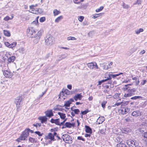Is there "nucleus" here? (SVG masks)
<instances>
[{
	"label": "nucleus",
	"instance_id": "nucleus-1",
	"mask_svg": "<svg viewBox=\"0 0 147 147\" xmlns=\"http://www.w3.org/2000/svg\"><path fill=\"white\" fill-rule=\"evenodd\" d=\"M43 32V30H40L36 34V31L34 29L33 27H30L27 29V35L29 37L34 38L33 42L34 43L36 44L40 40Z\"/></svg>",
	"mask_w": 147,
	"mask_h": 147
},
{
	"label": "nucleus",
	"instance_id": "nucleus-2",
	"mask_svg": "<svg viewBox=\"0 0 147 147\" xmlns=\"http://www.w3.org/2000/svg\"><path fill=\"white\" fill-rule=\"evenodd\" d=\"M28 136L29 133H28L27 130H25L16 140L18 142H20L22 140H27V137Z\"/></svg>",
	"mask_w": 147,
	"mask_h": 147
},
{
	"label": "nucleus",
	"instance_id": "nucleus-3",
	"mask_svg": "<svg viewBox=\"0 0 147 147\" xmlns=\"http://www.w3.org/2000/svg\"><path fill=\"white\" fill-rule=\"evenodd\" d=\"M54 38L51 35H47L45 38V43L48 46L52 45L54 42Z\"/></svg>",
	"mask_w": 147,
	"mask_h": 147
},
{
	"label": "nucleus",
	"instance_id": "nucleus-4",
	"mask_svg": "<svg viewBox=\"0 0 147 147\" xmlns=\"http://www.w3.org/2000/svg\"><path fill=\"white\" fill-rule=\"evenodd\" d=\"M126 142L129 147H134L139 145L138 142L134 139L128 140Z\"/></svg>",
	"mask_w": 147,
	"mask_h": 147
},
{
	"label": "nucleus",
	"instance_id": "nucleus-5",
	"mask_svg": "<svg viewBox=\"0 0 147 147\" xmlns=\"http://www.w3.org/2000/svg\"><path fill=\"white\" fill-rule=\"evenodd\" d=\"M46 116H40L38 118V119H47V117H49L53 116V113L51 110L47 111L45 112Z\"/></svg>",
	"mask_w": 147,
	"mask_h": 147
},
{
	"label": "nucleus",
	"instance_id": "nucleus-6",
	"mask_svg": "<svg viewBox=\"0 0 147 147\" xmlns=\"http://www.w3.org/2000/svg\"><path fill=\"white\" fill-rule=\"evenodd\" d=\"M22 98L21 97H18L16 98L15 102L16 105L17 110L19 111L20 109L22 104L21 101Z\"/></svg>",
	"mask_w": 147,
	"mask_h": 147
},
{
	"label": "nucleus",
	"instance_id": "nucleus-7",
	"mask_svg": "<svg viewBox=\"0 0 147 147\" xmlns=\"http://www.w3.org/2000/svg\"><path fill=\"white\" fill-rule=\"evenodd\" d=\"M62 138L63 140L67 143L71 144L72 143V139L69 135H63L62 136Z\"/></svg>",
	"mask_w": 147,
	"mask_h": 147
},
{
	"label": "nucleus",
	"instance_id": "nucleus-8",
	"mask_svg": "<svg viewBox=\"0 0 147 147\" xmlns=\"http://www.w3.org/2000/svg\"><path fill=\"white\" fill-rule=\"evenodd\" d=\"M3 74L5 77L8 78H11L13 75V73L9 70H4Z\"/></svg>",
	"mask_w": 147,
	"mask_h": 147
},
{
	"label": "nucleus",
	"instance_id": "nucleus-9",
	"mask_svg": "<svg viewBox=\"0 0 147 147\" xmlns=\"http://www.w3.org/2000/svg\"><path fill=\"white\" fill-rule=\"evenodd\" d=\"M88 67L91 69H93L94 68L98 69V68L96 63H89L87 64Z\"/></svg>",
	"mask_w": 147,
	"mask_h": 147
},
{
	"label": "nucleus",
	"instance_id": "nucleus-10",
	"mask_svg": "<svg viewBox=\"0 0 147 147\" xmlns=\"http://www.w3.org/2000/svg\"><path fill=\"white\" fill-rule=\"evenodd\" d=\"M74 101L73 99H70L69 100L65 102V103L63 106L65 107V108L66 109H69V106L70 105L71 103L72 102Z\"/></svg>",
	"mask_w": 147,
	"mask_h": 147
},
{
	"label": "nucleus",
	"instance_id": "nucleus-11",
	"mask_svg": "<svg viewBox=\"0 0 147 147\" xmlns=\"http://www.w3.org/2000/svg\"><path fill=\"white\" fill-rule=\"evenodd\" d=\"M72 94L71 92L69 91L67 89H65V90L64 91H62V92L60 94V96L59 97L61 96L62 95H64V96H65V95H69Z\"/></svg>",
	"mask_w": 147,
	"mask_h": 147
},
{
	"label": "nucleus",
	"instance_id": "nucleus-12",
	"mask_svg": "<svg viewBox=\"0 0 147 147\" xmlns=\"http://www.w3.org/2000/svg\"><path fill=\"white\" fill-rule=\"evenodd\" d=\"M59 120H51V122L52 123H55L56 124L58 125H63L64 123L66 120H64L63 122H60L59 121Z\"/></svg>",
	"mask_w": 147,
	"mask_h": 147
},
{
	"label": "nucleus",
	"instance_id": "nucleus-13",
	"mask_svg": "<svg viewBox=\"0 0 147 147\" xmlns=\"http://www.w3.org/2000/svg\"><path fill=\"white\" fill-rule=\"evenodd\" d=\"M75 125V123H70L69 122H66L64 125L65 126V127H67L68 128H71L72 127H74Z\"/></svg>",
	"mask_w": 147,
	"mask_h": 147
},
{
	"label": "nucleus",
	"instance_id": "nucleus-14",
	"mask_svg": "<svg viewBox=\"0 0 147 147\" xmlns=\"http://www.w3.org/2000/svg\"><path fill=\"white\" fill-rule=\"evenodd\" d=\"M46 140L50 139L51 141H54L55 140L54 138V136L51 133H49L48 135L46 136Z\"/></svg>",
	"mask_w": 147,
	"mask_h": 147
},
{
	"label": "nucleus",
	"instance_id": "nucleus-15",
	"mask_svg": "<svg viewBox=\"0 0 147 147\" xmlns=\"http://www.w3.org/2000/svg\"><path fill=\"white\" fill-rule=\"evenodd\" d=\"M82 97V96L81 94H76L74 97V98L76 101H77L78 99L80 100Z\"/></svg>",
	"mask_w": 147,
	"mask_h": 147
},
{
	"label": "nucleus",
	"instance_id": "nucleus-16",
	"mask_svg": "<svg viewBox=\"0 0 147 147\" xmlns=\"http://www.w3.org/2000/svg\"><path fill=\"white\" fill-rule=\"evenodd\" d=\"M85 131L86 133L91 134L92 131V129L88 126L85 125Z\"/></svg>",
	"mask_w": 147,
	"mask_h": 147
},
{
	"label": "nucleus",
	"instance_id": "nucleus-17",
	"mask_svg": "<svg viewBox=\"0 0 147 147\" xmlns=\"http://www.w3.org/2000/svg\"><path fill=\"white\" fill-rule=\"evenodd\" d=\"M129 111V109L123 108L121 110L120 113L122 114H124L127 113Z\"/></svg>",
	"mask_w": 147,
	"mask_h": 147
},
{
	"label": "nucleus",
	"instance_id": "nucleus-18",
	"mask_svg": "<svg viewBox=\"0 0 147 147\" xmlns=\"http://www.w3.org/2000/svg\"><path fill=\"white\" fill-rule=\"evenodd\" d=\"M141 115V113L138 110L133 111L132 113V115L133 116L137 117Z\"/></svg>",
	"mask_w": 147,
	"mask_h": 147
},
{
	"label": "nucleus",
	"instance_id": "nucleus-19",
	"mask_svg": "<svg viewBox=\"0 0 147 147\" xmlns=\"http://www.w3.org/2000/svg\"><path fill=\"white\" fill-rule=\"evenodd\" d=\"M88 6V4H81V5L80 6L78 7V9H86V8Z\"/></svg>",
	"mask_w": 147,
	"mask_h": 147
},
{
	"label": "nucleus",
	"instance_id": "nucleus-20",
	"mask_svg": "<svg viewBox=\"0 0 147 147\" xmlns=\"http://www.w3.org/2000/svg\"><path fill=\"white\" fill-rule=\"evenodd\" d=\"M111 73L107 72L105 74V78L106 79L104 80H106V81L107 80L111 79V76H110Z\"/></svg>",
	"mask_w": 147,
	"mask_h": 147
},
{
	"label": "nucleus",
	"instance_id": "nucleus-21",
	"mask_svg": "<svg viewBox=\"0 0 147 147\" xmlns=\"http://www.w3.org/2000/svg\"><path fill=\"white\" fill-rule=\"evenodd\" d=\"M132 96H133V95L128 90V92L124 94V96L125 97L127 98L130 97Z\"/></svg>",
	"mask_w": 147,
	"mask_h": 147
},
{
	"label": "nucleus",
	"instance_id": "nucleus-22",
	"mask_svg": "<svg viewBox=\"0 0 147 147\" xmlns=\"http://www.w3.org/2000/svg\"><path fill=\"white\" fill-rule=\"evenodd\" d=\"M103 13H96L92 15V18L93 19H95L98 17L102 16Z\"/></svg>",
	"mask_w": 147,
	"mask_h": 147
},
{
	"label": "nucleus",
	"instance_id": "nucleus-23",
	"mask_svg": "<svg viewBox=\"0 0 147 147\" xmlns=\"http://www.w3.org/2000/svg\"><path fill=\"white\" fill-rule=\"evenodd\" d=\"M15 59V57L14 56H11L9 57L8 59V61L9 63L13 62Z\"/></svg>",
	"mask_w": 147,
	"mask_h": 147
},
{
	"label": "nucleus",
	"instance_id": "nucleus-24",
	"mask_svg": "<svg viewBox=\"0 0 147 147\" xmlns=\"http://www.w3.org/2000/svg\"><path fill=\"white\" fill-rule=\"evenodd\" d=\"M63 19L62 16H60L57 18L55 20V22L58 23Z\"/></svg>",
	"mask_w": 147,
	"mask_h": 147
},
{
	"label": "nucleus",
	"instance_id": "nucleus-25",
	"mask_svg": "<svg viewBox=\"0 0 147 147\" xmlns=\"http://www.w3.org/2000/svg\"><path fill=\"white\" fill-rule=\"evenodd\" d=\"M53 13L54 16H56L61 13L57 9H55L53 10Z\"/></svg>",
	"mask_w": 147,
	"mask_h": 147
},
{
	"label": "nucleus",
	"instance_id": "nucleus-26",
	"mask_svg": "<svg viewBox=\"0 0 147 147\" xmlns=\"http://www.w3.org/2000/svg\"><path fill=\"white\" fill-rule=\"evenodd\" d=\"M144 31L143 28H140L139 29H137L135 30V32L137 34H139L140 32H143Z\"/></svg>",
	"mask_w": 147,
	"mask_h": 147
},
{
	"label": "nucleus",
	"instance_id": "nucleus-27",
	"mask_svg": "<svg viewBox=\"0 0 147 147\" xmlns=\"http://www.w3.org/2000/svg\"><path fill=\"white\" fill-rule=\"evenodd\" d=\"M18 51L20 53L23 54L25 53V49L23 47H20Z\"/></svg>",
	"mask_w": 147,
	"mask_h": 147
},
{
	"label": "nucleus",
	"instance_id": "nucleus-28",
	"mask_svg": "<svg viewBox=\"0 0 147 147\" xmlns=\"http://www.w3.org/2000/svg\"><path fill=\"white\" fill-rule=\"evenodd\" d=\"M90 110H88V109H86L84 111H81V117H82V115H84L86 114L87 113L90 112Z\"/></svg>",
	"mask_w": 147,
	"mask_h": 147
},
{
	"label": "nucleus",
	"instance_id": "nucleus-29",
	"mask_svg": "<svg viewBox=\"0 0 147 147\" xmlns=\"http://www.w3.org/2000/svg\"><path fill=\"white\" fill-rule=\"evenodd\" d=\"M142 139L145 142L147 140V132L145 133L142 135Z\"/></svg>",
	"mask_w": 147,
	"mask_h": 147
},
{
	"label": "nucleus",
	"instance_id": "nucleus-30",
	"mask_svg": "<svg viewBox=\"0 0 147 147\" xmlns=\"http://www.w3.org/2000/svg\"><path fill=\"white\" fill-rule=\"evenodd\" d=\"M58 114L59 115L61 118L62 119H64L65 117V114L60 113H58Z\"/></svg>",
	"mask_w": 147,
	"mask_h": 147
},
{
	"label": "nucleus",
	"instance_id": "nucleus-31",
	"mask_svg": "<svg viewBox=\"0 0 147 147\" xmlns=\"http://www.w3.org/2000/svg\"><path fill=\"white\" fill-rule=\"evenodd\" d=\"M117 147H127L126 145L123 143H120L117 144Z\"/></svg>",
	"mask_w": 147,
	"mask_h": 147
},
{
	"label": "nucleus",
	"instance_id": "nucleus-32",
	"mask_svg": "<svg viewBox=\"0 0 147 147\" xmlns=\"http://www.w3.org/2000/svg\"><path fill=\"white\" fill-rule=\"evenodd\" d=\"M3 32L5 36H10V34L9 31L4 30Z\"/></svg>",
	"mask_w": 147,
	"mask_h": 147
},
{
	"label": "nucleus",
	"instance_id": "nucleus-33",
	"mask_svg": "<svg viewBox=\"0 0 147 147\" xmlns=\"http://www.w3.org/2000/svg\"><path fill=\"white\" fill-rule=\"evenodd\" d=\"M17 45V42H13L12 43L10 44V48H13V47H15Z\"/></svg>",
	"mask_w": 147,
	"mask_h": 147
},
{
	"label": "nucleus",
	"instance_id": "nucleus-34",
	"mask_svg": "<svg viewBox=\"0 0 147 147\" xmlns=\"http://www.w3.org/2000/svg\"><path fill=\"white\" fill-rule=\"evenodd\" d=\"M13 18V16H11V18L9 17V16H7L4 18V20L7 21H8L9 20H11Z\"/></svg>",
	"mask_w": 147,
	"mask_h": 147
},
{
	"label": "nucleus",
	"instance_id": "nucleus-35",
	"mask_svg": "<svg viewBox=\"0 0 147 147\" xmlns=\"http://www.w3.org/2000/svg\"><path fill=\"white\" fill-rule=\"evenodd\" d=\"M123 8L124 9H128L129 7V5L126 4L124 3H123L122 5Z\"/></svg>",
	"mask_w": 147,
	"mask_h": 147
},
{
	"label": "nucleus",
	"instance_id": "nucleus-36",
	"mask_svg": "<svg viewBox=\"0 0 147 147\" xmlns=\"http://www.w3.org/2000/svg\"><path fill=\"white\" fill-rule=\"evenodd\" d=\"M67 39L68 40H76V38L74 37L70 36L67 37Z\"/></svg>",
	"mask_w": 147,
	"mask_h": 147
},
{
	"label": "nucleus",
	"instance_id": "nucleus-37",
	"mask_svg": "<svg viewBox=\"0 0 147 147\" xmlns=\"http://www.w3.org/2000/svg\"><path fill=\"white\" fill-rule=\"evenodd\" d=\"M142 2V0H135V3L133 4V5L140 4Z\"/></svg>",
	"mask_w": 147,
	"mask_h": 147
},
{
	"label": "nucleus",
	"instance_id": "nucleus-38",
	"mask_svg": "<svg viewBox=\"0 0 147 147\" xmlns=\"http://www.w3.org/2000/svg\"><path fill=\"white\" fill-rule=\"evenodd\" d=\"M142 97L140 96H135L131 98V99L136 100L138 99L142 98Z\"/></svg>",
	"mask_w": 147,
	"mask_h": 147
},
{
	"label": "nucleus",
	"instance_id": "nucleus-39",
	"mask_svg": "<svg viewBox=\"0 0 147 147\" xmlns=\"http://www.w3.org/2000/svg\"><path fill=\"white\" fill-rule=\"evenodd\" d=\"M129 90L130 92L133 95H134V93L133 92H135L136 91V89L135 88H133Z\"/></svg>",
	"mask_w": 147,
	"mask_h": 147
},
{
	"label": "nucleus",
	"instance_id": "nucleus-40",
	"mask_svg": "<svg viewBox=\"0 0 147 147\" xmlns=\"http://www.w3.org/2000/svg\"><path fill=\"white\" fill-rule=\"evenodd\" d=\"M84 18V17L83 16H79L78 17V19L79 21L80 22H82Z\"/></svg>",
	"mask_w": 147,
	"mask_h": 147
},
{
	"label": "nucleus",
	"instance_id": "nucleus-41",
	"mask_svg": "<svg viewBox=\"0 0 147 147\" xmlns=\"http://www.w3.org/2000/svg\"><path fill=\"white\" fill-rule=\"evenodd\" d=\"M103 8L104 7L102 6H101L99 8L96 9L95 11L96 12H99L102 11L103 9Z\"/></svg>",
	"mask_w": 147,
	"mask_h": 147
},
{
	"label": "nucleus",
	"instance_id": "nucleus-42",
	"mask_svg": "<svg viewBox=\"0 0 147 147\" xmlns=\"http://www.w3.org/2000/svg\"><path fill=\"white\" fill-rule=\"evenodd\" d=\"M45 20L46 18L45 17H41L39 19V21L41 22H44L45 21Z\"/></svg>",
	"mask_w": 147,
	"mask_h": 147
},
{
	"label": "nucleus",
	"instance_id": "nucleus-43",
	"mask_svg": "<svg viewBox=\"0 0 147 147\" xmlns=\"http://www.w3.org/2000/svg\"><path fill=\"white\" fill-rule=\"evenodd\" d=\"M101 65H102V67L103 69H107L109 68L108 67V65H104V64H102Z\"/></svg>",
	"mask_w": 147,
	"mask_h": 147
},
{
	"label": "nucleus",
	"instance_id": "nucleus-44",
	"mask_svg": "<svg viewBox=\"0 0 147 147\" xmlns=\"http://www.w3.org/2000/svg\"><path fill=\"white\" fill-rule=\"evenodd\" d=\"M107 101H103L101 103L102 107L103 108H105V105L107 103Z\"/></svg>",
	"mask_w": 147,
	"mask_h": 147
},
{
	"label": "nucleus",
	"instance_id": "nucleus-45",
	"mask_svg": "<svg viewBox=\"0 0 147 147\" xmlns=\"http://www.w3.org/2000/svg\"><path fill=\"white\" fill-rule=\"evenodd\" d=\"M33 125L37 128L38 127H40L41 126V123H36L35 124H33Z\"/></svg>",
	"mask_w": 147,
	"mask_h": 147
},
{
	"label": "nucleus",
	"instance_id": "nucleus-46",
	"mask_svg": "<svg viewBox=\"0 0 147 147\" xmlns=\"http://www.w3.org/2000/svg\"><path fill=\"white\" fill-rule=\"evenodd\" d=\"M120 95V93H116L115 94L114 96H113V97L115 99H117L118 97H119V96Z\"/></svg>",
	"mask_w": 147,
	"mask_h": 147
},
{
	"label": "nucleus",
	"instance_id": "nucleus-47",
	"mask_svg": "<svg viewBox=\"0 0 147 147\" xmlns=\"http://www.w3.org/2000/svg\"><path fill=\"white\" fill-rule=\"evenodd\" d=\"M117 141L118 142V143H121L122 141V139L120 137H118L116 138Z\"/></svg>",
	"mask_w": 147,
	"mask_h": 147
},
{
	"label": "nucleus",
	"instance_id": "nucleus-48",
	"mask_svg": "<svg viewBox=\"0 0 147 147\" xmlns=\"http://www.w3.org/2000/svg\"><path fill=\"white\" fill-rule=\"evenodd\" d=\"M29 11L34 14H37L38 13V11L35 10V9H31V11Z\"/></svg>",
	"mask_w": 147,
	"mask_h": 147
},
{
	"label": "nucleus",
	"instance_id": "nucleus-49",
	"mask_svg": "<svg viewBox=\"0 0 147 147\" xmlns=\"http://www.w3.org/2000/svg\"><path fill=\"white\" fill-rule=\"evenodd\" d=\"M73 111L74 112V113L76 114H78L80 112V111L78 109H74Z\"/></svg>",
	"mask_w": 147,
	"mask_h": 147
},
{
	"label": "nucleus",
	"instance_id": "nucleus-50",
	"mask_svg": "<svg viewBox=\"0 0 147 147\" xmlns=\"http://www.w3.org/2000/svg\"><path fill=\"white\" fill-rule=\"evenodd\" d=\"M29 142H30L31 143H34V142L35 140L34 139V138L30 137L29 139Z\"/></svg>",
	"mask_w": 147,
	"mask_h": 147
},
{
	"label": "nucleus",
	"instance_id": "nucleus-51",
	"mask_svg": "<svg viewBox=\"0 0 147 147\" xmlns=\"http://www.w3.org/2000/svg\"><path fill=\"white\" fill-rule=\"evenodd\" d=\"M104 121H102V120H97L96 123V124H100L103 122Z\"/></svg>",
	"mask_w": 147,
	"mask_h": 147
},
{
	"label": "nucleus",
	"instance_id": "nucleus-52",
	"mask_svg": "<svg viewBox=\"0 0 147 147\" xmlns=\"http://www.w3.org/2000/svg\"><path fill=\"white\" fill-rule=\"evenodd\" d=\"M105 130L104 129H101L100 130V132L103 135L105 134Z\"/></svg>",
	"mask_w": 147,
	"mask_h": 147
},
{
	"label": "nucleus",
	"instance_id": "nucleus-53",
	"mask_svg": "<svg viewBox=\"0 0 147 147\" xmlns=\"http://www.w3.org/2000/svg\"><path fill=\"white\" fill-rule=\"evenodd\" d=\"M146 82L147 81L146 80H143L140 83V84L141 85H144L146 83Z\"/></svg>",
	"mask_w": 147,
	"mask_h": 147
},
{
	"label": "nucleus",
	"instance_id": "nucleus-54",
	"mask_svg": "<svg viewBox=\"0 0 147 147\" xmlns=\"http://www.w3.org/2000/svg\"><path fill=\"white\" fill-rule=\"evenodd\" d=\"M106 81V80H101V81H99L98 82V85H100L102 84V83L105 82Z\"/></svg>",
	"mask_w": 147,
	"mask_h": 147
},
{
	"label": "nucleus",
	"instance_id": "nucleus-55",
	"mask_svg": "<svg viewBox=\"0 0 147 147\" xmlns=\"http://www.w3.org/2000/svg\"><path fill=\"white\" fill-rule=\"evenodd\" d=\"M5 45L7 47L9 48L10 44L8 42H4Z\"/></svg>",
	"mask_w": 147,
	"mask_h": 147
},
{
	"label": "nucleus",
	"instance_id": "nucleus-56",
	"mask_svg": "<svg viewBox=\"0 0 147 147\" xmlns=\"http://www.w3.org/2000/svg\"><path fill=\"white\" fill-rule=\"evenodd\" d=\"M113 87V85H106L105 86V88H112Z\"/></svg>",
	"mask_w": 147,
	"mask_h": 147
},
{
	"label": "nucleus",
	"instance_id": "nucleus-57",
	"mask_svg": "<svg viewBox=\"0 0 147 147\" xmlns=\"http://www.w3.org/2000/svg\"><path fill=\"white\" fill-rule=\"evenodd\" d=\"M37 5V4H36L35 5H32L30 6V8L31 9H35L34 8V7H36Z\"/></svg>",
	"mask_w": 147,
	"mask_h": 147
},
{
	"label": "nucleus",
	"instance_id": "nucleus-58",
	"mask_svg": "<svg viewBox=\"0 0 147 147\" xmlns=\"http://www.w3.org/2000/svg\"><path fill=\"white\" fill-rule=\"evenodd\" d=\"M25 130H27L28 132L29 133V134L30 132L31 133H33L34 132V131L33 130H30L29 128L26 129Z\"/></svg>",
	"mask_w": 147,
	"mask_h": 147
},
{
	"label": "nucleus",
	"instance_id": "nucleus-59",
	"mask_svg": "<svg viewBox=\"0 0 147 147\" xmlns=\"http://www.w3.org/2000/svg\"><path fill=\"white\" fill-rule=\"evenodd\" d=\"M35 133L37 134L39 136H42V134L40 133V132L39 131H35Z\"/></svg>",
	"mask_w": 147,
	"mask_h": 147
},
{
	"label": "nucleus",
	"instance_id": "nucleus-60",
	"mask_svg": "<svg viewBox=\"0 0 147 147\" xmlns=\"http://www.w3.org/2000/svg\"><path fill=\"white\" fill-rule=\"evenodd\" d=\"M38 24V21H37L35 20V21H34L32 23V24H35L36 25H37Z\"/></svg>",
	"mask_w": 147,
	"mask_h": 147
},
{
	"label": "nucleus",
	"instance_id": "nucleus-61",
	"mask_svg": "<svg viewBox=\"0 0 147 147\" xmlns=\"http://www.w3.org/2000/svg\"><path fill=\"white\" fill-rule=\"evenodd\" d=\"M52 55V54L51 53H48L45 56L46 59H48L49 57H50Z\"/></svg>",
	"mask_w": 147,
	"mask_h": 147
},
{
	"label": "nucleus",
	"instance_id": "nucleus-62",
	"mask_svg": "<svg viewBox=\"0 0 147 147\" xmlns=\"http://www.w3.org/2000/svg\"><path fill=\"white\" fill-rule=\"evenodd\" d=\"M137 50L135 48H133L131 50V54L135 52Z\"/></svg>",
	"mask_w": 147,
	"mask_h": 147
},
{
	"label": "nucleus",
	"instance_id": "nucleus-63",
	"mask_svg": "<svg viewBox=\"0 0 147 147\" xmlns=\"http://www.w3.org/2000/svg\"><path fill=\"white\" fill-rule=\"evenodd\" d=\"M77 139L79 140H81L83 141H85L84 139L82 138V136H78L77 138Z\"/></svg>",
	"mask_w": 147,
	"mask_h": 147
},
{
	"label": "nucleus",
	"instance_id": "nucleus-64",
	"mask_svg": "<svg viewBox=\"0 0 147 147\" xmlns=\"http://www.w3.org/2000/svg\"><path fill=\"white\" fill-rule=\"evenodd\" d=\"M67 88L69 90H71L72 88V86L71 85L69 84L67 85Z\"/></svg>",
	"mask_w": 147,
	"mask_h": 147
}]
</instances>
